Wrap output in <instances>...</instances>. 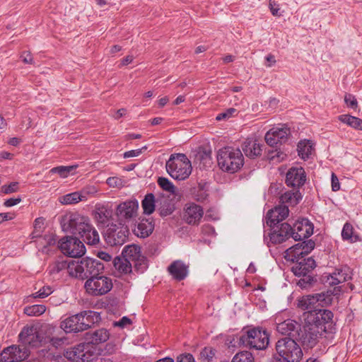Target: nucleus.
Returning a JSON list of instances; mask_svg holds the SVG:
<instances>
[{"mask_svg":"<svg viewBox=\"0 0 362 362\" xmlns=\"http://www.w3.org/2000/svg\"><path fill=\"white\" fill-rule=\"evenodd\" d=\"M313 150L310 140L300 141L297 146L298 156L304 160L309 158Z\"/></svg>","mask_w":362,"mask_h":362,"instance_id":"4c0bfd02","label":"nucleus"},{"mask_svg":"<svg viewBox=\"0 0 362 362\" xmlns=\"http://www.w3.org/2000/svg\"><path fill=\"white\" fill-rule=\"evenodd\" d=\"M269 235L272 244L282 243L289 238H292L291 226L286 222L281 223L276 227L271 228Z\"/></svg>","mask_w":362,"mask_h":362,"instance_id":"412c9836","label":"nucleus"},{"mask_svg":"<svg viewBox=\"0 0 362 362\" xmlns=\"http://www.w3.org/2000/svg\"><path fill=\"white\" fill-rule=\"evenodd\" d=\"M292 228V238L296 241L308 239L313 233V223L308 218H303L297 220Z\"/></svg>","mask_w":362,"mask_h":362,"instance_id":"f3484780","label":"nucleus"},{"mask_svg":"<svg viewBox=\"0 0 362 362\" xmlns=\"http://www.w3.org/2000/svg\"><path fill=\"white\" fill-rule=\"evenodd\" d=\"M71 269H74V277L87 280L101 274L104 264L98 259L85 257L76 260V264H72Z\"/></svg>","mask_w":362,"mask_h":362,"instance_id":"0eeeda50","label":"nucleus"},{"mask_svg":"<svg viewBox=\"0 0 362 362\" xmlns=\"http://www.w3.org/2000/svg\"><path fill=\"white\" fill-rule=\"evenodd\" d=\"M115 268L121 274H128L132 272L133 264L123 257H116L113 259Z\"/></svg>","mask_w":362,"mask_h":362,"instance_id":"e433bc0d","label":"nucleus"},{"mask_svg":"<svg viewBox=\"0 0 362 362\" xmlns=\"http://www.w3.org/2000/svg\"><path fill=\"white\" fill-rule=\"evenodd\" d=\"M324 333L320 332V329L316 327H313V326L305 323L303 331L300 329L299 336L296 339L300 341L303 346L311 349L317 344L318 339Z\"/></svg>","mask_w":362,"mask_h":362,"instance_id":"a211bd4d","label":"nucleus"},{"mask_svg":"<svg viewBox=\"0 0 362 362\" xmlns=\"http://www.w3.org/2000/svg\"><path fill=\"white\" fill-rule=\"evenodd\" d=\"M83 192H71L67 194H65L64 196H62L59 198V201L61 204L64 205H69V204H74L80 201L86 200V197L85 195H83L82 193Z\"/></svg>","mask_w":362,"mask_h":362,"instance_id":"c9c22d12","label":"nucleus"},{"mask_svg":"<svg viewBox=\"0 0 362 362\" xmlns=\"http://www.w3.org/2000/svg\"><path fill=\"white\" fill-rule=\"evenodd\" d=\"M154 222L151 218H142L134 229V234L141 238L148 237L153 231Z\"/></svg>","mask_w":362,"mask_h":362,"instance_id":"c756f323","label":"nucleus"},{"mask_svg":"<svg viewBox=\"0 0 362 362\" xmlns=\"http://www.w3.org/2000/svg\"><path fill=\"white\" fill-rule=\"evenodd\" d=\"M306 181V174L302 167H292L286 175V184L288 187L298 189L304 185Z\"/></svg>","mask_w":362,"mask_h":362,"instance_id":"4be33fe9","label":"nucleus"},{"mask_svg":"<svg viewBox=\"0 0 362 362\" xmlns=\"http://www.w3.org/2000/svg\"><path fill=\"white\" fill-rule=\"evenodd\" d=\"M132 324V320L127 316L122 317L119 321L113 322L114 327H119L121 328L125 327L128 325Z\"/></svg>","mask_w":362,"mask_h":362,"instance_id":"0e129e2a","label":"nucleus"},{"mask_svg":"<svg viewBox=\"0 0 362 362\" xmlns=\"http://www.w3.org/2000/svg\"><path fill=\"white\" fill-rule=\"evenodd\" d=\"M331 295L322 292L303 296L298 300V307L303 310H315L331 303Z\"/></svg>","mask_w":362,"mask_h":362,"instance_id":"f8f14e48","label":"nucleus"},{"mask_svg":"<svg viewBox=\"0 0 362 362\" xmlns=\"http://www.w3.org/2000/svg\"><path fill=\"white\" fill-rule=\"evenodd\" d=\"M288 206H279L268 211L266 215V223L271 228L276 227L288 216Z\"/></svg>","mask_w":362,"mask_h":362,"instance_id":"b1692460","label":"nucleus"},{"mask_svg":"<svg viewBox=\"0 0 362 362\" xmlns=\"http://www.w3.org/2000/svg\"><path fill=\"white\" fill-rule=\"evenodd\" d=\"M106 183L110 187H120L122 185V180L117 177H110L107 179Z\"/></svg>","mask_w":362,"mask_h":362,"instance_id":"e2e57ef3","label":"nucleus"},{"mask_svg":"<svg viewBox=\"0 0 362 362\" xmlns=\"http://www.w3.org/2000/svg\"><path fill=\"white\" fill-rule=\"evenodd\" d=\"M192 197L197 202H204L208 197L206 184L205 182H199L197 187L191 189Z\"/></svg>","mask_w":362,"mask_h":362,"instance_id":"ea45409f","label":"nucleus"},{"mask_svg":"<svg viewBox=\"0 0 362 362\" xmlns=\"http://www.w3.org/2000/svg\"><path fill=\"white\" fill-rule=\"evenodd\" d=\"M269 342V334L266 329L257 327L242 332L238 339V344L249 349L264 350Z\"/></svg>","mask_w":362,"mask_h":362,"instance_id":"20e7f679","label":"nucleus"},{"mask_svg":"<svg viewBox=\"0 0 362 362\" xmlns=\"http://www.w3.org/2000/svg\"><path fill=\"white\" fill-rule=\"evenodd\" d=\"M58 247L62 252L70 257H81L86 253V247L76 236L66 235L58 240Z\"/></svg>","mask_w":362,"mask_h":362,"instance_id":"1a4fd4ad","label":"nucleus"},{"mask_svg":"<svg viewBox=\"0 0 362 362\" xmlns=\"http://www.w3.org/2000/svg\"><path fill=\"white\" fill-rule=\"evenodd\" d=\"M129 234V230L124 223H119V225L112 223L107 226V228L103 234L104 239L110 246L123 245Z\"/></svg>","mask_w":362,"mask_h":362,"instance_id":"9b49d317","label":"nucleus"},{"mask_svg":"<svg viewBox=\"0 0 362 362\" xmlns=\"http://www.w3.org/2000/svg\"><path fill=\"white\" fill-rule=\"evenodd\" d=\"M21 350L16 346L5 348L0 354V362H18L21 361Z\"/></svg>","mask_w":362,"mask_h":362,"instance_id":"2f4dec72","label":"nucleus"},{"mask_svg":"<svg viewBox=\"0 0 362 362\" xmlns=\"http://www.w3.org/2000/svg\"><path fill=\"white\" fill-rule=\"evenodd\" d=\"M139 202L136 199L126 200L117 205L115 211L119 223H126L137 216Z\"/></svg>","mask_w":362,"mask_h":362,"instance_id":"4468645a","label":"nucleus"},{"mask_svg":"<svg viewBox=\"0 0 362 362\" xmlns=\"http://www.w3.org/2000/svg\"><path fill=\"white\" fill-rule=\"evenodd\" d=\"M242 149L247 157L255 158L261 155L262 146L256 140L247 139L243 142Z\"/></svg>","mask_w":362,"mask_h":362,"instance_id":"c85d7f7f","label":"nucleus"},{"mask_svg":"<svg viewBox=\"0 0 362 362\" xmlns=\"http://www.w3.org/2000/svg\"><path fill=\"white\" fill-rule=\"evenodd\" d=\"M53 289L49 286H44L38 291L33 294V298H45L52 294Z\"/></svg>","mask_w":362,"mask_h":362,"instance_id":"5fc2aeb1","label":"nucleus"},{"mask_svg":"<svg viewBox=\"0 0 362 362\" xmlns=\"http://www.w3.org/2000/svg\"><path fill=\"white\" fill-rule=\"evenodd\" d=\"M301 199V193L298 189L294 188L293 190L286 192L280 197V200L283 204H287L291 206L297 205Z\"/></svg>","mask_w":362,"mask_h":362,"instance_id":"473e14b6","label":"nucleus"},{"mask_svg":"<svg viewBox=\"0 0 362 362\" xmlns=\"http://www.w3.org/2000/svg\"><path fill=\"white\" fill-rule=\"evenodd\" d=\"M19 341L30 347H38L42 341V337L34 326H25L18 334Z\"/></svg>","mask_w":362,"mask_h":362,"instance_id":"6ab92c4d","label":"nucleus"},{"mask_svg":"<svg viewBox=\"0 0 362 362\" xmlns=\"http://www.w3.org/2000/svg\"><path fill=\"white\" fill-rule=\"evenodd\" d=\"M141 207L144 214H152L157 207V197L153 193H148L141 201Z\"/></svg>","mask_w":362,"mask_h":362,"instance_id":"72a5a7b5","label":"nucleus"},{"mask_svg":"<svg viewBox=\"0 0 362 362\" xmlns=\"http://www.w3.org/2000/svg\"><path fill=\"white\" fill-rule=\"evenodd\" d=\"M19 183L18 182H11L8 185H4L0 188V192L5 194H11L18 190Z\"/></svg>","mask_w":362,"mask_h":362,"instance_id":"6e6d98bb","label":"nucleus"},{"mask_svg":"<svg viewBox=\"0 0 362 362\" xmlns=\"http://www.w3.org/2000/svg\"><path fill=\"white\" fill-rule=\"evenodd\" d=\"M269 7L272 14L274 16H281V13L279 12V5L274 0H269Z\"/></svg>","mask_w":362,"mask_h":362,"instance_id":"680f3d73","label":"nucleus"},{"mask_svg":"<svg viewBox=\"0 0 362 362\" xmlns=\"http://www.w3.org/2000/svg\"><path fill=\"white\" fill-rule=\"evenodd\" d=\"M112 286L110 278L100 274L88 279L85 282L84 287L89 294L98 296L107 293L112 289Z\"/></svg>","mask_w":362,"mask_h":362,"instance_id":"ddd939ff","label":"nucleus"},{"mask_svg":"<svg viewBox=\"0 0 362 362\" xmlns=\"http://www.w3.org/2000/svg\"><path fill=\"white\" fill-rule=\"evenodd\" d=\"M344 102L348 107L352 109H356L358 106L357 100L352 94H346L344 97Z\"/></svg>","mask_w":362,"mask_h":362,"instance_id":"13d9d810","label":"nucleus"},{"mask_svg":"<svg viewBox=\"0 0 362 362\" xmlns=\"http://www.w3.org/2000/svg\"><path fill=\"white\" fill-rule=\"evenodd\" d=\"M230 362H255V358L249 351H240L233 357Z\"/></svg>","mask_w":362,"mask_h":362,"instance_id":"09e8293b","label":"nucleus"},{"mask_svg":"<svg viewBox=\"0 0 362 362\" xmlns=\"http://www.w3.org/2000/svg\"><path fill=\"white\" fill-rule=\"evenodd\" d=\"M146 148H147L146 146H144L141 148H138V149H135V150H131L129 151H126L124 153L123 156L125 158L139 156L142 153V150L146 149Z\"/></svg>","mask_w":362,"mask_h":362,"instance_id":"69168bd1","label":"nucleus"},{"mask_svg":"<svg viewBox=\"0 0 362 362\" xmlns=\"http://www.w3.org/2000/svg\"><path fill=\"white\" fill-rule=\"evenodd\" d=\"M158 185L165 191L172 194H175V187L168 178L160 177L158 179Z\"/></svg>","mask_w":362,"mask_h":362,"instance_id":"8fccbe9b","label":"nucleus"},{"mask_svg":"<svg viewBox=\"0 0 362 362\" xmlns=\"http://www.w3.org/2000/svg\"><path fill=\"white\" fill-rule=\"evenodd\" d=\"M157 211L161 217L169 216L175 211V205L168 197L160 194L157 197Z\"/></svg>","mask_w":362,"mask_h":362,"instance_id":"cd10ccee","label":"nucleus"},{"mask_svg":"<svg viewBox=\"0 0 362 362\" xmlns=\"http://www.w3.org/2000/svg\"><path fill=\"white\" fill-rule=\"evenodd\" d=\"M322 278V280L325 282V284L331 286H337L341 283L347 281V279L346 277H343V279L341 278L340 279H339L338 277H337L336 275H334L333 273L325 274V276H323Z\"/></svg>","mask_w":362,"mask_h":362,"instance_id":"3c124183","label":"nucleus"},{"mask_svg":"<svg viewBox=\"0 0 362 362\" xmlns=\"http://www.w3.org/2000/svg\"><path fill=\"white\" fill-rule=\"evenodd\" d=\"M338 119L357 130H362V119L350 115H341Z\"/></svg>","mask_w":362,"mask_h":362,"instance_id":"58836bf2","label":"nucleus"},{"mask_svg":"<svg viewBox=\"0 0 362 362\" xmlns=\"http://www.w3.org/2000/svg\"><path fill=\"white\" fill-rule=\"evenodd\" d=\"M300 325L295 320L288 319L277 324L276 331L282 335L287 336L285 338L296 339L299 336Z\"/></svg>","mask_w":362,"mask_h":362,"instance_id":"a878e982","label":"nucleus"},{"mask_svg":"<svg viewBox=\"0 0 362 362\" xmlns=\"http://www.w3.org/2000/svg\"><path fill=\"white\" fill-rule=\"evenodd\" d=\"M203 208L194 203L185 205L183 213V220L189 225H198L203 217Z\"/></svg>","mask_w":362,"mask_h":362,"instance_id":"5701e85b","label":"nucleus"},{"mask_svg":"<svg viewBox=\"0 0 362 362\" xmlns=\"http://www.w3.org/2000/svg\"><path fill=\"white\" fill-rule=\"evenodd\" d=\"M341 237L343 240H349L354 243L358 240V235H354L353 226L349 223H346L341 230Z\"/></svg>","mask_w":362,"mask_h":362,"instance_id":"37998d69","label":"nucleus"},{"mask_svg":"<svg viewBox=\"0 0 362 362\" xmlns=\"http://www.w3.org/2000/svg\"><path fill=\"white\" fill-rule=\"evenodd\" d=\"M74 169V166H58L53 168L51 173H57L62 177H66L69 173Z\"/></svg>","mask_w":362,"mask_h":362,"instance_id":"603ef678","label":"nucleus"},{"mask_svg":"<svg viewBox=\"0 0 362 362\" xmlns=\"http://www.w3.org/2000/svg\"><path fill=\"white\" fill-rule=\"evenodd\" d=\"M60 223L63 231L74 235H78L87 245L99 244V234L88 216L77 212H70L62 216Z\"/></svg>","mask_w":362,"mask_h":362,"instance_id":"f257e3e1","label":"nucleus"},{"mask_svg":"<svg viewBox=\"0 0 362 362\" xmlns=\"http://www.w3.org/2000/svg\"><path fill=\"white\" fill-rule=\"evenodd\" d=\"M301 250L294 249V245L288 248L285 251L284 257L288 261H291L293 262H297V260H300L304 259V256L303 254H300Z\"/></svg>","mask_w":362,"mask_h":362,"instance_id":"a18cd8bd","label":"nucleus"},{"mask_svg":"<svg viewBox=\"0 0 362 362\" xmlns=\"http://www.w3.org/2000/svg\"><path fill=\"white\" fill-rule=\"evenodd\" d=\"M217 161L223 171L234 173L243 167L244 158L239 148L227 146L218 151Z\"/></svg>","mask_w":362,"mask_h":362,"instance_id":"7ed1b4c3","label":"nucleus"},{"mask_svg":"<svg viewBox=\"0 0 362 362\" xmlns=\"http://www.w3.org/2000/svg\"><path fill=\"white\" fill-rule=\"evenodd\" d=\"M165 168L170 176L177 180L187 179L192 173V164L184 153L171 154L167 160Z\"/></svg>","mask_w":362,"mask_h":362,"instance_id":"39448f33","label":"nucleus"},{"mask_svg":"<svg viewBox=\"0 0 362 362\" xmlns=\"http://www.w3.org/2000/svg\"><path fill=\"white\" fill-rule=\"evenodd\" d=\"M269 235L272 244L282 243L289 238H292L291 226L286 222L281 223L276 227L271 228Z\"/></svg>","mask_w":362,"mask_h":362,"instance_id":"aec40b11","label":"nucleus"},{"mask_svg":"<svg viewBox=\"0 0 362 362\" xmlns=\"http://www.w3.org/2000/svg\"><path fill=\"white\" fill-rule=\"evenodd\" d=\"M86 339L88 344H99L105 342L110 337L109 332L104 328L87 332Z\"/></svg>","mask_w":362,"mask_h":362,"instance_id":"7c9ffc66","label":"nucleus"},{"mask_svg":"<svg viewBox=\"0 0 362 362\" xmlns=\"http://www.w3.org/2000/svg\"><path fill=\"white\" fill-rule=\"evenodd\" d=\"M168 272L175 280L180 281L188 276L189 267L182 260H175L168 266Z\"/></svg>","mask_w":362,"mask_h":362,"instance_id":"bb28decb","label":"nucleus"},{"mask_svg":"<svg viewBox=\"0 0 362 362\" xmlns=\"http://www.w3.org/2000/svg\"><path fill=\"white\" fill-rule=\"evenodd\" d=\"M111 216V211L103 207L98 209V211L95 213V218L99 223L105 224L107 223Z\"/></svg>","mask_w":362,"mask_h":362,"instance_id":"de8ad7c7","label":"nucleus"},{"mask_svg":"<svg viewBox=\"0 0 362 362\" xmlns=\"http://www.w3.org/2000/svg\"><path fill=\"white\" fill-rule=\"evenodd\" d=\"M296 341L297 339L293 338L279 339L276 343L277 354L273 356H279L290 362H299L303 358V353Z\"/></svg>","mask_w":362,"mask_h":362,"instance_id":"6e6552de","label":"nucleus"},{"mask_svg":"<svg viewBox=\"0 0 362 362\" xmlns=\"http://www.w3.org/2000/svg\"><path fill=\"white\" fill-rule=\"evenodd\" d=\"M45 310V305L35 304L30 306H26L24 308V313L28 316H39L43 314Z\"/></svg>","mask_w":362,"mask_h":362,"instance_id":"49530a36","label":"nucleus"},{"mask_svg":"<svg viewBox=\"0 0 362 362\" xmlns=\"http://www.w3.org/2000/svg\"><path fill=\"white\" fill-rule=\"evenodd\" d=\"M176 362H196V361L192 354L182 353L177 356Z\"/></svg>","mask_w":362,"mask_h":362,"instance_id":"bf43d9fd","label":"nucleus"},{"mask_svg":"<svg viewBox=\"0 0 362 362\" xmlns=\"http://www.w3.org/2000/svg\"><path fill=\"white\" fill-rule=\"evenodd\" d=\"M291 271L296 276L299 278L297 285L302 289L313 288L317 283L316 275L313 271L317 267L315 260L312 257L304 258L293 262Z\"/></svg>","mask_w":362,"mask_h":362,"instance_id":"f03ea898","label":"nucleus"},{"mask_svg":"<svg viewBox=\"0 0 362 362\" xmlns=\"http://www.w3.org/2000/svg\"><path fill=\"white\" fill-rule=\"evenodd\" d=\"M93 352L90 350V345L79 344L66 353V357L72 362H90L93 359Z\"/></svg>","mask_w":362,"mask_h":362,"instance_id":"2eb2a0df","label":"nucleus"},{"mask_svg":"<svg viewBox=\"0 0 362 362\" xmlns=\"http://www.w3.org/2000/svg\"><path fill=\"white\" fill-rule=\"evenodd\" d=\"M315 243L313 240H303L294 245V249L301 250L300 254H303L305 257L315 248Z\"/></svg>","mask_w":362,"mask_h":362,"instance_id":"a19ab883","label":"nucleus"},{"mask_svg":"<svg viewBox=\"0 0 362 362\" xmlns=\"http://www.w3.org/2000/svg\"><path fill=\"white\" fill-rule=\"evenodd\" d=\"M291 135V130L286 124L272 128L265 135L267 144L274 147L278 144H283L286 142Z\"/></svg>","mask_w":362,"mask_h":362,"instance_id":"dca6fc26","label":"nucleus"},{"mask_svg":"<svg viewBox=\"0 0 362 362\" xmlns=\"http://www.w3.org/2000/svg\"><path fill=\"white\" fill-rule=\"evenodd\" d=\"M80 314L81 315V320L86 325V330L101 320L100 313L95 311L85 310L81 312Z\"/></svg>","mask_w":362,"mask_h":362,"instance_id":"f704fd0d","label":"nucleus"},{"mask_svg":"<svg viewBox=\"0 0 362 362\" xmlns=\"http://www.w3.org/2000/svg\"><path fill=\"white\" fill-rule=\"evenodd\" d=\"M216 350L211 346H205L199 353V359L203 362H212L216 356Z\"/></svg>","mask_w":362,"mask_h":362,"instance_id":"c03bdc74","label":"nucleus"},{"mask_svg":"<svg viewBox=\"0 0 362 362\" xmlns=\"http://www.w3.org/2000/svg\"><path fill=\"white\" fill-rule=\"evenodd\" d=\"M72 264H76V260H71L69 262L62 260L57 261L53 267V272L59 273L60 271L67 269L69 274L74 277V269H71Z\"/></svg>","mask_w":362,"mask_h":362,"instance_id":"79ce46f5","label":"nucleus"},{"mask_svg":"<svg viewBox=\"0 0 362 362\" xmlns=\"http://www.w3.org/2000/svg\"><path fill=\"white\" fill-rule=\"evenodd\" d=\"M237 112V110L235 109V108H228L227 109L226 111L223 112H221L219 113L216 117V119L217 121H221V120H226V119H228L229 118H230L231 117L233 116V115L235 113Z\"/></svg>","mask_w":362,"mask_h":362,"instance_id":"4d7b16f0","label":"nucleus"},{"mask_svg":"<svg viewBox=\"0 0 362 362\" xmlns=\"http://www.w3.org/2000/svg\"><path fill=\"white\" fill-rule=\"evenodd\" d=\"M81 314L77 313L62 320L60 327L66 333L79 332L86 330V325L81 320Z\"/></svg>","mask_w":362,"mask_h":362,"instance_id":"393cba45","label":"nucleus"},{"mask_svg":"<svg viewBox=\"0 0 362 362\" xmlns=\"http://www.w3.org/2000/svg\"><path fill=\"white\" fill-rule=\"evenodd\" d=\"M199 159L203 163L204 167L210 166L212 163L211 161V151L204 150L199 154Z\"/></svg>","mask_w":362,"mask_h":362,"instance_id":"864d4df0","label":"nucleus"},{"mask_svg":"<svg viewBox=\"0 0 362 362\" xmlns=\"http://www.w3.org/2000/svg\"><path fill=\"white\" fill-rule=\"evenodd\" d=\"M20 58L24 64H34V59L32 57L30 52L23 51L20 56Z\"/></svg>","mask_w":362,"mask_h":362,"instance_id":"052dcab7","label":"nucleus"},{"mask_svg":"<svg viewBox=\"0 0 362 362\" xmlns=\"http://www.w3.org/2000/svg\"><path fill=\"white\" fill-rule=\"evenodd\" d=\"M340 189V184L337 176L332 173V189L334 192H337Z\"/></svg>","mask_w":362,"mask_h":362,"instance_id":"774afa93","label":"nucleus"},{"mask_svg":"<svg viewBox=\"0 0 362 362\" xmlns=\"http://www.w3.org/2000/svg\"><path fill=\"white\" fill-rule=\"evenodd\" d=\"M305 323L320 329V332L332 333L333 328V313L327 309H317L303 313Z\"/></svg>","mask_w":362,"mask_h":362,"instance_id":"423d86ee","label":"nucleus"},{"mask_svg":"<svg viewBox=\"0 0 362 362\" xmlns=\"http://www.w3.org/2000/svg\"><path fill=\"white\" fill-rule=\"evenodd\" d=\"M122 256L133 264L137 273L143 274L148 267L147 258L141 254V247L136 245L125 246Z\"/></svg>","mask_w":362,"mask_h":362,"instance_id":"9d476101","label":"nucleus"},{"mask_svg":"<svg viewBox=\"0 0 362 362\" xmlns=\"http://www.w3.org/2000/svg\"><path fill=\"white\" fill-rule=\"evenodd\" d=\"M274 153L276 156L275 163H280L287 158V154L283 152L280 148H275Z\"/></svg>","mask_w":362,"mask_h":362,"instance_id":"338daca9","label":"nucleus"}]
</instances>
